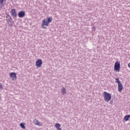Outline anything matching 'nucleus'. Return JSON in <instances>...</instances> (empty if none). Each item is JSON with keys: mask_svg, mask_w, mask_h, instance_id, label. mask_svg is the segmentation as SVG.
<instances>
[{"mask_svg": "<svg viewBox=\"0 0 130 130\" xmlns=\"http://www.w3.org/2000/svg\"><path fill=\"white\" fill-rule=\"evenodd\" d=\"M51 22H52V17L51 16L44 19L42 22L41 27L43 29H46V27H48Z\"/></svg>", "mask_w": 130, "mask_h": 130, "instance_id": "obj_1", "label": "nucleus"}, {"mask_svg": "<svg viewBox=\"0 0 130 130\" xmlns=\"http://www.w3.org/2000/svg\"><path fill=\"white\" fill-rule=\"evenodd\" d=\"M103 98L105 102H109L111 100V94L106 91H104L103 93Z\"/></svg>", "mask_w": 130, "mask_h": 130, "instance_id": "obj_2", "label": "nucleus"}, {"mask_svg": "<svg viewBox=\"0 0 130 130\" xmlns=\"http://www.w3.org/2000/svg\"><path fill=\"white\" fill-rule=\"evenodd\" d=\"M114 70L115 72L119 73L120 72V61H116L114 64Z\"/></svg>", "mask_w": 130, "mask_h": 130, "instance_id": "obj_3", "label": "nucleus"}, {"mask_svg": "<svg viewBox=\"0 0 130 130\" xmlns=\"http://www.w3.org/2000/svg\"><path fill=\"white\" fill-rule=\"evenodd\" d=\"M36 66L37 69L41 68V67H42V60L41 59H38L36 62Z\"/></svg>", "mask_w": 130, "mask_h": 130, "instance_id": "obj_4", "label": "nucleus"}, {"mask_svg": "<svg viewBox=\"0 0 130 130\" xmlns=\"http://www.w3.org/2000/svg\"><path fill=\"white\" fill-rule=\"evenodd\" d=\"M10 77L13 81H16L17 80V73L14 72L11 73H10Z\"/></svg>", "mask_w": 130, "mask_h": 130, "instance_id": "obj_5", "label": "nucleus"}, {"mask_svg": "<svg viewBox=\"0 0 130 130\" xmlns=\"http://www.w3.org/2000/svg\"><path fill=\"white\" fill-rule=\"evenodd\" d=\"M10 14L13 18H17V12L16 11V9H12L10 11Z\"/></svg>", "mask_w": 130, "mask_h": 130, "instance_id": "obj_6", "label": "nucleus"}, {"mask_svg": "<svg viewBox=\"0 0 130 130\" xmlns=\"http://www.w3.org/2000/svg\"><path fill=\"white\" fill-rule=\"evenodd\" d=\"M6 2L7 0H0V10H2L5 7Z\"/></svg>", "mask_w": 130, "mask_h": 130, "instance_id": "obj_7", "label": "nucleus"}, {"mask_svg": "<svg viewBox=\"0 0 130 130\" xmlns=\"http://www.w3.org/2000/svg\"><path fill=\"white\" fill-rule=\"evenodd\" d=\"M19 18H24L25 17V11H21L18 13Z\"/></svg>", "mask_w": 130, "mask_h": 130, "instance_id": "obj_8", "label": "nucleus"}, {"mask_svg": "<svg viewBox=\"0 0 130 130\" xmlns=\"http://www.w3.org/2000/svg\"><path fill=\"white\" fill-rule=\"evenodd\" d=\"M122 89H123V85H122V84H118V91L120 93H121L122 91Z\"/></svg>", "mask_w": 130, "mask_h": 130, "instance_id": "obj_9", "label": "nucleus"}, {"mask_svg": "<svg viewBox=\"0 0 130 130\" xmlns=\"http://www.w3.org/2000/svg\"><path fill=\"white\" fill-rule=\"evenodd\" d=\"M34 123H35V124H36V125H38L39 126H42V123L39 122V121H38V120L37 119H35L34 120Z\"/></svg>", "mask_w": 130, "mask_h": 130, "instance_id": "obj_10", "label": "nucleus"}, {"mask_svg": "<svg viewBox=\"0 0 130 130\" xmlns=\"http://www.w3.org/2000/svg\"><path fill=\"white\" fill-rule=\"evenodd\" d=\"M55 127L56 128V130H61V128H60V124L57 123L55 124Z\"/></svg>", "mask_w": 130, "mask_h": 130, "instance_id": "obj_11", "label": "nucleus"}, {"mask_svg": "<svg viewBox=\"0 0 130 130\" xmlns=\"http://www.w3.org/2000/svg\"><path fill=\"white\" fill-rule=\"evenodd\" d=\"M61 93L62 94V95H64V94H67V89L64 87H62L61 89Z\"/></svg>", "mask_w": 130, "mask_h": 130, "instance_id": "obj_12", "label": "nucleus"}, {"mask_svg": "<svg viewBox=\"0 0 130 130\" xmlns=\"http://www.w3.org/2000/svg\"><path fill=\"white\" fill-rule=\"evenodd\" d=\"M129 118H130V115H125L124 117V121H128V119H129Z\"/></svg>", "mask_w": 130, "mask_h": 130, "instance_id": "obj_13", "label": "nucleus"}, {"mask_svg": "<svg viewBox=\"0 0 130 130\" xmlns=\"http://www.w3.org/2000/svg\"><path fill=\"white\" fill-rule=\"evenodd\" d=\"M115 82L117 83V84H118V85L121 84V82H120V80H119V78H117L115 79Z\"/></svg>", "mask_w": 130, "mask_h": 130, "instance_id": "obj_14", "label": "nucleus"}, {"mask_svg": "<svg viewBox=\"0 0 130 130\" xmlns=\"http://www.w3.org/2000/svg\"><path fill=\"white\" fill-rule=\"evenodd\" d=\"M25 124L24 123H21L20 124V126L21 127V128H23V129H25L26 128V126H25Z\"/></svg>", "mask_w": 130, "mask_h": 130, "instance_id": "obj_15", "label": "nucleus"}, {"mask_svg": "<svg viewBox=\"0 0 130 130\" xmlns=\"http://www.w3.org/2000/svg\"><path fill=\"white\" fill-rule=\"evenodd\" d=\"M3 87L2 84H0V90H3Z\"/></svg>", "mask_w": 130, "mask_h": 130, "instance_id": "obj_16", "label": "nucleus"}, {"mask_svg": "<svg viewBox=\"0 0 130 130\" xmlns=\"http://www.w3.org/2000/svg\"><path fill=\"white\" fill-rule=\"evenodd\" d=\"M92 29H93V30H94V31H95V27H93Z\"/></svg>", "mask_w": 130, "mask_h": 130, "instance_id": "obj_17", "label": "nucleus"}]
</instances>
